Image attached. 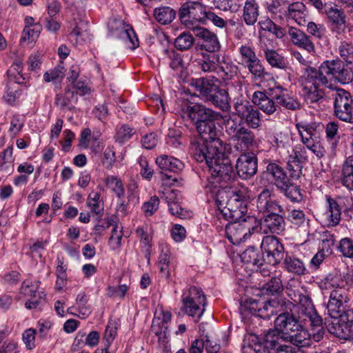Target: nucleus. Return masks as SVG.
<instances>
[{"label":"nucleus","instance_id":"obj_1","mask_svg":"<svg viewBox=\"0 0 353 353\" xmlns=\"http://www.w3.org/2000/svg\"><path fill=\"white\" fill-rule=\"evenodd\" d=\"M187 114L192 121L199 134L192 138L190 145V153L195 145L201 146V149L218 145L223 141L218 137L219 130L216 121L221 118L219 112H215L200 103H190L187 106Z\"/></svg>","mask_w":353,"mask_h":353},{"label":"nucleus","instance_id":"obj_2","mask_svg":"<svg viewBox=\"0 0 353 353\" xmlns=\"http://www.w3.org/2000/svg\"><path fill=\"white\" fill-rule=\"evenodd\" d=\"M200 147L199 144L193 145L191 154L196 161L205 162L208 165L211 174L210 183H212L214 188H216V183L230 181L235 176V172L231 165V158L235 161L236 158H234L230 154V158L225 157V148L223 143L218 145L208 147L207 150L201 149Z\"/></svg>","mask_w":353,"mask_h":353},{"label":"nucleus","instance_id":"obj_3","mask_svg":"<svg viewBox=\"0 0 353 353\" xmlns=\"http://www.w3.org/2000/svg\"><path fill=\"white\" fill-rule=\"evenodd\" d=\"M285 293L294 304V308L298 305L299 311L305 316L303 321H308L313 330L317 329L316 332H313V338L316 341H320L325 333L323 319L317 313L310 297L305 294L303 287L295 283H288Z\"/></svg>","mask_w":353,"mask_h":353},{"label":"nucleus","instance_id":"obj_4","mask_svg":"<svg viewBox=\"0 0 353 353\" xmlns=\"http://www.w3.org/2000/svg\"><path fill=\"white\" fill-rule=\"evenodd\" d=\"M321 288L330 290L327 305V313L331 318L338 317L342 307L350 301L347 281L341 274H328L321 283Z\"/></svg>","mask_w":353,"mask_h":353},{"label":"nucleus","instance_id":"obj_5","mask_svg":"<svg viewBox=\"0 0 353 353\" xmlns=\"http://www.w3.org/2000/svg\"><path fill=\"white\" fill-rule=\"evenodd\" d=\"M292 312L279 314L274 320V327L283 334V341L298 347L310 345V334Z\"/></svg>","mask_w":353,"mask_h":353},{"label":"nucleus","instance_id":"obj_6","mask_svg":"<svg viewBox=\"0 0 353 353\" xmlns=\"http://www.w3.org/2000/svg\"><path fill=\"white\" fill-rule=\"evenodd\" d=\"M243 99L238 98L234 104L237 114L230 117L228 121V128L231 134L230 141V154L236 160V172L241 177V172L243 171V113L241 112Z\"/></svg>","mask_w":353,"mask_h":353},{"label":"nucleus","instance_id":"obj_7","mask_svg":"<svg viewBox=\"0 0 353 353\" xmlns=\"http://www.w3.org/2000/svg\"><path fill=\"white\" fill-rule=\"evenodd\" d=\"M218 81L214 77H202L193 79L192 85L199 92L203 100L225 111L230 108L228 93L219 86L216 83Z\"/></svg>","mask_w":353,"mask_h":353},{"label":"nucleus","instance_id":"obj_8","mask_svg":"<svg viewBox=\"0 0 353 353\" xmlns=\"http://www.w3.org/2000/svg\"><path fill=\"white\" fill-rule=\"evenodd\" d=\"M244 353H269L270 350H277L283 341V334L275 327L270 329L263 336L261 342L256 334L247 332L244 335Z\"/></svg>","mask_w":353,"mask_h":353},{"label":"nucleus","instance_id":"obj_9","mask_svg":"<svg viewBox=\"0 0 353 353\" xmlns=\"http://www.w3.org/2000/svg\"><path fill=\"white\" fill-rule=\"evenodd\" d=\"M295 126L303 144L318 158L323 157L325 150L320 144V137L323 125L321 123L301 121Z\"/></svg>","mask_w":353,"mask_h":353},{"label":"nucleus","instance_id":"obj_10","mask_svg":"<svg viewBox=\"0 0 353 353\" xmlns=\"http://www.w3.org/2000/svg\"><path fill=\"white\" fill-rule=\"evenodd\" d=\"M182 303L183 311L199 321L205 311L206 298L199 288L192 286L183 294Z\"/></svg>","mask_w":353,"mask_h":353},{"label":"nucleus","instance_id":"obj_11","mask_svg":"<svg viewBox=\"0 0 353 353\" xmlns=\"http://www.w3.org/2000/svg\"><path fill=\"white\" fill-rule=\"evenodd\" d=\"M207 11L206 7L199 1H186L179 8V17L183 24L193 28L196 23L205 22Z\"/></svg>","mask_w":353,"mask_h":353},{"label":"nucleus","instance_id":"obj_12","mask_svg":"<svg viewBox=\"0 0 353 353\" xmlns=\"http://www.w3.org/2000/svg\"><path fill=\"white\" fill-rule=\"evenodd\" d=\"M320 68L321 73L327 79H334L342 84H347L353 79L352 72L339 59L324 61Z\"/></svg>","mask_w":353,"mask_h":353},{"label":"nucleus","instance_id":"obj_13","mask_svg":"<svg viewBox=\"0 0 353 353\" xmlns=\"http://www.w3.org/2000/svg\"><path fill=\"white\" fill-rule=\"evenodd\" d=\"M156 163L160 170L159 174L162 181L168 185H173L177 179L173 174L181 171L184 163L180 159L172 156L162 154L156 159Z\"/></svg>","mask_w":353,"mask_h":353},{"label":"nucleus","instance_id":"obj_14","mask_svg":"<svg viewBox=\"0 0 353 353\" xmlns=\"http://www.w3.org/2000/svg\"><path fill=\"white\" fill-rule=\"evenodd\" d=\"M335 116L340 120L349 123L353 119V98L344 89L339 88L332 94Z\"/></svg>","mask_w":353,"mask_h":353},{"label":"nucleus","instance_id":"obj_15","mask_svg":"<svg viewBox=\"0 0 353 353\" xmlns=\"http://www.w3.org/2000/svg\"><path fill=\"white\" fill-rule=\"evenodd\" d=\"M261 248L265 261L272 265V269H274V265L279 263L283 258V244L277 237L266 236L262 240Z\"/></svg>","mask_w":353,"mask_h":353},{"label":"nucleus","instance_id":"obj_16","mask_svg":"<svg viewBox=\"0 0 353 353\" xmlns=\"http://www.w3.org/2000/svg\"><path fill=\"white\" fill-rule=\"evenodd\" d=\"M270 97L274 99L278 105L284 108L296 111L301 108V103L292 91L281 86L276 85L270 90Z\"/></svg>","mask_w":353,"mask_h":353},{"label":"nucleus","instance_id":"obj_17","mask_svg":"<svg viewBox=\"0 0 353 353\" xmlns=\"http://www.w3.org/2000/svg\"><path fill=\"white\" fill-rule=\"evenodd\" d=\"M114 23L115 25L114 30V26H111L112 34L123 41L126 48L133 50L139 47V39L130 25L123 21H114Z\"/></svg>","mask_w":353,"mask_h":353},{"label":"nucleus","instance_id":"obj_18","mask_svg":"<svg viewBox=\"0 0 353 353\" xmlns=\"http://www.w3.org/2000/svg\"><path fill=\"white\" fill-rule=\"evenodd\" d=\"M291 150L293 154L287 156V170L292 179H298L302 173V163L307 161V152L301 145L292 147Z\"/></svg>","mask_w":353,"mask_h":353},{"label":"nucleus","instance_id":"obj_19","mask_svg":"<svg viewBox=\"0 0 353 353\" xmlns=\"http://www.w3.org/2000/svg\"><path fill=\"white\" fill-rule=\"evenodd\" d=\"M329 80L321 73V68L319 70L307 67L301 77L303 89H312V87L320 88L321 85H327Z\"/></svg>","mask_w":353,"mask_h":353},{"label":"nucleus","instance_id":"obj_20","mask_svg":"<svg viewBox=\"0 0 353 353\" xmlns=\"http://www.w3.org/2000/svg\"><path fill=\"white\" fill-rule=\"evenodd\" d=\"M192 31L195 36L202 39L199 43L200 49L205 50L208 52H214L219 50L220 44L215 34L198 26L193 27Z\"/></svg>","mask_w":353,"mask_h":353},{"label":"nucleus","instance_id":"obj_21","mask_svg":"<svg viewBox=\"0 0 353 353\" xmlns=\"http://www.w3.org/2000/svg\"><path fill=\"white\" fill-rule=\"evenodd\" d=\"M326 199V219L327 225L334 227L339 224L341 220L342 208L341 204L343 198L337 196L332 198L329 195H325Z\"/></svg>","mask_w":353,"mask_h":353},{"label":"nucleus","instance_id":"obj_22","mask_svg":"<svg viewBox=\"0 0 353 353\" xmlns=\"http://www.w3.org/2000/svg\"><path fill=\"white\" fill-rule=\"evenodd\" d=\"M217 73L223 79L226 84H229V81L232 83H236V85H233L234 90L241 92V81L240 80V70L237 65L230 62H224L219 66Z\"/></svg>","mask_w":353,"mask_h":353},{"label":"nucleus","instance_id":"obj_23","mask_svg":"<svg viewBox=\"0 0 353 353\" xmlns=\"http://www.w3.org/2000/svg\"><path fill=\"white\" fill-rule=\"evenodd\" d=\"M325 13L330 23L331 30L337 34L344 32L346 29V16L343 10L336 6L325 8Z\"/></svg>","mask_w":353,"mask_h":353},{"label":"nucleus","instance_id":"obj_24","mask_svg":"<svg viewBox=\"0 0 353 353\" xmlns=\"http://www.w3.org/2000/svg\"><path fill=\"white\" fill-rule=\"evenodd\" d=\"M256 207L261 212H268L269 214L279 213L283 211V208L279 204L271 192L265 189L259 195Z\"/></svg>","mask_w":353,"mask_h":353},{"label":"nucleus","instance_id":"obj_25","mask_svg":"<svg viewBox=\"0 0 353 353\" xmlns=\"http://www.w3.org/2000/svg\"><path fill=\"white\" fill-rule=\"evenodd\" d=\"M265 261L261 252L255 246H249L244 250V270L250 272H257Z\"/></svg>","mask_w":353,"mask_h":353},{"label":"nucleus","instance_id":"obj_26","mask_svg":"<svg viewBox=\"0 0 353 353\" xmlns=\"http://www.w3.org/2000/svg\"><path fill=\"white\" fill-rule=\"evenodd\" d=\"M288 34L292 43L300 48H302L311 54L316 53L314 43L311 40L310 37L307 35L301 30L290 27Z\"/></svg>","mask_w":353,"mask_h":353},{"label":"nucleus","instance_id":"obj_27","mask_svg":"<svg viewBox=\"0 0 353 353\" xmlns=\"http://www.w3.org/2000/svg\"><path fill=\"white\" fill-rule=\"evenodd\" d=\"M285 220L279 213L268 214L261 220V229L265 234H279L285 230Z\"/></svg>","mask_w":353,"mask_h":353},{"label":"nucleus","instance_id":"obj_28","mask_svg":"<svg viewBox=\"0 0 353 353\" xmlns=\"http://www.w3.org/2000/svg\"><path fill=\"white\" fill-rule=\"evenodd\" d=\"M252 101L259 109L267 114H272L276 110L277 104L276 103V101L272 97L270 98L267 97L266 94L262 92H254L252 94Z\"/></svg>","mask_w":353,"mask_h":353},{"label":"nucleus","instance_id":"obj_29","mask_svg":"<svg viewBox=\"0 0 353 353\" xmlns=\"http://www.w3.org/2000/svg\"><path fill=\"white\" fill-rule=\"evenodd\" d=\"M244 58L248 59L247 67L248 68L250 72L255 79H258L263 76V68L251 47L244 46Z\"/></svg>","mask_w":353,"mask_h":353},{"label":"nucleus","instance_id":"obj_30","mask_svg":"<svg viewBox=\"0 0 353 353\" xmlns=\"http://www.w3.org/2000/svg\"><path fill=\"white\" fill-rule=\"evenodd\" d=\"M351 149L353 153V140ZM341 183L347 189L353 191V154L346 159L342 165Z\"/></svg>","mask_w":353,"mask_h":353},{"label":"nucleus","instance_id":"obj_31","mask_svg":"<svg viewBox=\"0 0 353 353\" xmlns=\"http://www.w3.org/2000/svg\"><path fill=\"white\" fill-rule=\"evenodd\" d=\"M282 273L281 271L274 270L271 279L263 286V291L267 295L278 296L281 294L284 287L281 280Z\"/></svg>","mask_w":353,"mask_h":353},{"label":"nucleus","instance_id":"obj_32","mask_svg":"<svg viewBox=\"0 0 353 353\" xmlns=\"http://www.w3.org/2000/svg\"><path fill=\"white\" fill-rule=\"evenodd\" d=\"M283 267L288 272L298 276L309 274V271L303 261L294 256H285L283 261Z\"/></svg>","mask_w":353,"mask_h":353},{"label":"nucleus","instance_id":"obj_33","mask_svg":"<svg viewBox=\"0 0 353 353\" xmlns=\"http://www.w3.org/2000/svg\"><path fill=\"white\" fill-rule=\"evenodd\" d=\"M288 16L292 19L299 26L306 23V13L305 5L301 2H294L288 7Z\"/></svg>","mask_w":353,"mask_h":353},{"label":"nucleus","instance_id":"obj_34","mask_svg":"<svg viewBox=\"0 0 353 353\" xmlns=\"http://www.w3.org/2000/svg\"><path fill=\"white\" fill-rule=\"evenodd\" d=\"M267 173L274 179V183L279 188H283L289 180L283 168L275 163H270L267 166Z\"/></svg>","mask_w":353,"mask_h":353},{"label":"nucleus","instance_id":"obj_35","mask_svg":"<svg viewBox=\"0 0 353 353\" xmlns=\"http://www.w3.org/2000/svg\"><path fill=\"white\" fill-rule=\"evenodd\" d=\"M276 149L282 157L287 159L292 149L293 141L292 137L286 133L280 132L275 137Z\"/></svg>","mask_w":353,"mask_h":353},{"label":"nucleus","instance_id":"obj_36","mask_svg":"<svg viewBox=\"0 0 353 353\" xmlns=\"http://www.w3.org/2000/svg\"><path fill=\"white\" fill-rule=\"evenodd\" d=\"M333 319L334 320L328 323L326 326L328 332L339 339H347L350 332L348 326L341 323L339 317Z\"/></svg>","mask_w":353,"mask_h":353},{"label":"nucleus","instance_id":"obj_37","mask_svg":"<svg viewBox=\"0 0 353 353\" xmlns=\"http://www.w3.org/2000/svg\"><path fill=\"white\" fill-rule=\"evenodd\" d=\"M226 234L233 245H240L243 240V224L239 221L230 223L226 226Z\"/></svg>","mask_w":353,"mask_h":353},{"label":"nucleus","instance_id":"obj_38","mask_svg":"<svg viewBox=\"0 0 353 353\" xmlns=\"http://www.w3.org/2000/svg\"><path fill=\"white\" fill-rule=\"evenodd\" d=\"M22 70V62L21 61L14 62L7 71L10 81L18 84H25L28 79V76L26 74H23Z\"/></svg>","mask_w":353,"mask_h":353},{"label":"nucleus","instance_id":"obj_39","mask_svg":"<svg viewBox=\"0 0 353 353\" xmlns=\"http://www.w3.org/2000/svg\"><path fill=\"white\" fill-rule=\"evenodd\" d=\"M264 52L268 63L272 67L281 70H286L288 68V62L284 57L279 54L276 50L267 48L264 50Z\"/></svg>","mask_w":353,"mask_h":353},{"label":"nucleus","instance_id":"obj_40","mask_svg":"<svg viewBox=\"0 0 353 353\" xmlns=\"http://www.w3.org/2000/svg\"><path fill=\"white\" fill-rule=\"evenodd\" d=\"M269 303L272 310L273 315L278 313H283L288 311L292 312L294 309V304L284 297H276L270 299Z\"/></svg>","mask_w":353,"mask_h":353},{"label":"nucleus","instance_id":"obj_41","mask_svg":"<svg viewBox=\"0 0 353 353\" xmlns=\"http://www.w3.org/2000/svg\"><path fill=\"white\" fill-rule=\"evenodd\" d=\"M248 232L244 233V241L252 235L259 233L261 229V221H259L254 215L245 216L244 212V230Z\"/></svg>","mask_w":353,"mask_h":353},{"label":"nucleus","instance_id":"obj_42","mask_svg":"<svg viewBox=\"0 0 353 353\" xmlns=\"http://www.w3.org/2000/svg\"><path fill=\"white\" fill-rule=\"evenodd\" d=\"M171 319V314L168 312L162 313V318L154 319L152 321V330L156 335L161 338L162 336H165L168 331V323Z\"/></svg>","mask_w":353,"mask_h":353},{"label":"nucleus","instance_id":"obj_43","mask_svg":"<svg viewBox=\"0 0 353 353\" xmlns=\"http://www.w3.org/2000/svg\"><path fill=\"white\" fill-rule=\"evenodd\" d=\"M258 170V158L253 152L244 153V179L255 175Z\"/></svg>","mask_w":353,"mask_h":353},{"label":"nucleus","instance_id":"obj_44","mask_svg":"<svg viewBox=\"0 0 353 353\" xmlns=\"http://www.w3.org/2000/svg\"><path fill=\"white\" fill-rule=\"evenodd\" d=\"M285 185L283 188H279L281 192H282L288 199L292 202L299 203L303 200V195L301 194L299 187L288 180L285 182Z\"/></svg>","mask_w":353,"mask_h":353},{"label":"nucleus","instance_id":"obj_45","mask_svg":"<svg viewBox=\"0 0 353 353\" xmlns=\"http://www.w3.org/2000/svg\"><path fill=\"white\" fill-rule=\"evenodd\" d=\"M176 14L174 9L167 6L155 8L154 10L155 19L163 25L171 23L175 19Z\"/></svg>","mask_w":353,"mask_h":353},{"label":"nucleus","instance_id":"obj_46","mask_svg":"<svg viewBox=\"0 0 353 353\" xmlns=\"http://www.w3.org/2000/svg\"><path fill=\"white\" fill-rule=\"evenodd\" d=\"M259 16L258 5L255 0H247L244 5V21L248 25H253Z\"/></svg>","mask_w":353,"mask_h":353},{"label":"nucleus","instance_id":"obj_47","mask_svg":"<svg viewBox=\"0 0 353 353\" xmlns=\"http://www.w3.org/2000/svg\"><path fill=\"white\" fill-rule=\"evenodd\" d=\"M100 193L97 192H91L88 197L87 204L90 208L92 213L97 216V220L99 221L103 212V205L101 204Z\"/></svg>","mask_w":353,"mask_h":353},{"label":"nucleus","instance_id":"obj_48","mask_svg":"<svg viewBox=\"0 0 353 353\" xmlns=\"http://www.w3.org/2000/svg\"><path fill=\"white\" fill-rule=\"evenodd\" d=\"M326 138L332 150H334L339 142V125L334 122H329L325 128Z\"/></svg>","mask_w":353,"mask_h":353},{"label":"nucleus","instance_id":"obj_49","mask_svg":"<svg viewBox=\"0 0 353 353\" xmlns=\"http://www.w3.org/2000/svg\"><path fill=\"white\" fill-rule=\"evenodd\" d=\"M245 112L247 114L244 115V120L249 127L252 128H257L261 123L260 112L254 108L252 105L245 106Z\"/></svg>","mask_w":353,"mask_h":353},{"label":"nucleus","instance_id":"obj_50","mask_svg":"<svg viewBox=\"0 0 353 353\" xmlns=\"http://www.w3.org/2000/svg\"><path fill=\"white\" fill-rule=\"evenodd\" d=\"M105 183L106 186L114 192L119 199L124 196V188L120 179L112 175L108 176Z\"/></svg>","mask_w":353,"mask_h":353},{"label":"nucleus","instance_id":"obj_51","mask_svg":"<svg viewBox=\"0 0 353 353\" xmlns=\"http://www.w3.org/2000/svg\"><path fill=\"white\" fill-rule=\"evenodd\" d=\"M215 57L208 54H203V59L196 61L198 67L205 72L214 71L217 69V64L215 63Z\"/></svg>","mask_w":353,"mask_h":353},{"label":"nucleus","instance_id":"obj_52","mask_svg":"<svg viewBox=\"0 0 353 353\" xmlns=\"http://www.w3.org/2000/svg\"><path fill=\"white\" fill-rule=\"evenodd\" d=\"M340 57L349 64L353 63V44L346 41H341L338 47Z\"/></svg>","mask_w":353,"mask_h":353},{"label":"nucleus","instance_id":"obj_53","mask_svg":"<svg viewBox=\"0 0 353 353\" xmlns=\"http://www.w3.org/2000/svg\"><path fill=\"white\" fill-rule=\"evenodd\" d=\"M194 43V38L190 33H181L174 41L175 47L180 50H187L190 49Z\"/></svg>","mask_w":353,"mask_h":353},{"label":"nucleus","instance_id":"obj_54","mask_svg":"<svg viewBox=\"0 0 353 353\" xmlns=\"http://www.w3.org/2000/svg\"><path fill=\"white\" fill-rule=\"evenodd\" d=\"M337 249L343 256L353 259V241L350 238L345 237L341 239Z\"/></svg>","mask_w":353,"mask_h":353},{"label":"nucleus","instance_id":"obj_55","mask_svg":"<svg viewBox=\"0 0 353 353\" xmlns=\"http://www.w3.org/2000/svg\"><path fill=\"white\" fill-rule=\"evenodd\" d=\"M336 241L335 236L330 231L325 230L321 234V248L327 254H330L332 252V248L334 246Z\"/></svg>","mask_w":353,"mask_h":353},{"label":"nucleus","instance_id":"obj_56","mask_svg":"<svg viewBox=\"0 0 353 353\" xmlns=\"http://www.w3.org/2000/svg\"><path fill=\"white\" fill-rule=\"evenodd\" d=\"M159 197L157 196H152L150 200L145 201L142 205V210L146 216L153 215L159 206Z\"/></svg>","mask_w":353,"mask_h":353},{"label":"nucleus","instance_id":"obj_57","mask_svg":"<svg viewBox=\"0 0 353 353\" xmlns=\"http://www.w3.org/2000/svg\"><path fill=\"white\" fill-rule=\"evenodd\" d=\"M166 52L170 60V68L176 71L181 70L184 67L181 54L174 50H166Z\"/></svg>","mask_w":353,"mask_h":353},{"label":"nucleus","instance_id":"obj_58","mask_svg":"<svg viewBox=\"0 0 353 353\" xmlns=\"http://www.w3.org/2000/svg\"><path fill=\"white\" fill-rule=\"evenodd\" d=\"M303 90L307 103H316L323 96V92L320 88L312 87V89H303Z\"/></svg>","mask_w":353,"mask_h":353},{"label":"nucleus","instance_id":"obj_59","mask_svg":"<svg viewBox=\"0 0 353 353\" xmlns=\"http://www.w3.org/2000/svg\"><path fill=\"white\" fill-rule=\"evenodd\" d=\"M133 134L132 128L128 125H123L117 130L114 138L117 142L123 143L129 140Z\"/></svg>","mask_w":353,"mask_h":353},{"label":"nucleus","instance_id":"obj_60","mask_svg":"<svg viewBox=\"0 0 353 353\" xmlns=\"http://www.w3.org/2000/svg\"><path fill=\"white\" fill-rule=\"evenodd\" d=\"M168 208L171 214L180 219H188L191 216V212L183 208L178 201L170 203Z\"/></svg>","mask_w":353,"mask_h":353},{"label":"nucleus","instance_id":"obj_61","mask_svg":"<svg viewBox=\"0 0 353 353\" xmlns=\"http://www.w3.org/2000/svg\"><path fill=\"white\" fill-rule=\"evenodd\" d=\"M122 237V230H119L117 225H115L112 230V234L109 239V245L112 250H116L120 247Z\"/></svg>","mask_w":353,"mask_h":353},{"label":"nucleus","instance_id":"obj_62","mask_svg":"<svg viewBox=\"0 0 353 353\" xmlns=\"http://www.w3.org/2000/svg\"><path fill=\"white\" fill-rule=\"evenodd\" d=\"M288 220L296 225H301L305 221V214L301 210H292L288 214Z\"/></svg>","mask_w":353,"mask_h":353},{"label":"nucleus","instance_id":"obj_63","mask_svg":"<svg viewBox=\"0 0 353 353\" xmlns=\"http://www.w3.org/2000/svg\"><path fill=\"white\" fill-rule=\"evenodd\" d=\"M141 143L144 148L151 150L158 143V137L156 133L151 132L145 134L141 139Z\"/></svg>","mask_w":353,"mask_h":353},{"label":"nucleus","instance_id":"obj_64","mask_svg":"<svg viewBox=\"0 0 353 353\" xmlns=\"http://www.w3.org/2000/svg\"><path fill=\"white\" fill-rule=\"evenodd\" d=\"M56 17H46L43 19L45 28L50 32L54 33L60 28V23Z\"/></svg>","mask_w":353,"mask_h":353}]
</instances>
